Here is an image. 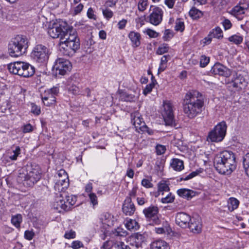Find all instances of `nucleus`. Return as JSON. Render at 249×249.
I'll list each match as a JSON object with an SVG mask.
<instances>
[{"instance_id": "obj_10", "label": "nucleus", "mask_w": 249, "mask_h": 249, "mask_svg": "<svg viewBox=\"0 0 249 249\" xmlns=\"http://www.w3.org/2000/svg\"><path fill=\"white\" fill-rule=\"evenodd\" d=\"M54 188L58 192H64L69 185L68 176L66 171L61 169L59 170L56 176Z\"/></svg>"}, {"instance_id": "obj_9", "label": "nucleus", "mask_w": 249, "mask_h": 249, "mask_svg": "<svg viewBox=\"0 0 249 249\" xmlns=\"http://www.w3.org/2000/svg\"><path fill=\"white\" fill-rule=\"evenodd\" d=\"M162 106L161 113L165 124L176 127L177 124L174 119L172 104L169 101H165L163 102Z\"/></svg>"}, {"instance_id": "obj_51", "label": "nucleus", "mask_w": 249, "mask_h": 249, "mask_svg": "<svg viewBox=\"0 0 249 249\" xmlns=\"http://www.w3.org/2000/svg\"><path fill=\"white\" fill-rule=\"evenodd\" d=\"M148 5L147 0H141L138 3V9L140 11H144Z\"/></svg>"}, {"instance_id": "obj_62", "label": "nucleus", "mask_w": 249, "mask_h": 249, "mask_svg": "<svg viewBox=\"0 0 249 249\" xmlns=\"http://www.w3.org/2000/svg\"><path fill=\"white\" fill-rule=\"evenodd\" d=\"M141 184L143 187L146 188H152L153 186V184L150 182V181L145 178H144L142 180Z\"/></svg>"}, {"instance_id": "obj_38", "label": "nucleus", "mask_w": 249, "mask_h": 249, "mask_svg": "<svg viewBox=\"0 0 249 249\" xmlns=\"http://www.w3.org/2000/svg\"><path fill=\"white\" fill-rule=\"evenodd\" d=\"M224 67V65L220 63H217L214 64V65L212 68L211 70V72L213 74H218L219 75L222 70Z\"/></svg>"}, {"instance_id": "obj_25", "label": "nucleus", "mask_w": 249, "mask_h": 249, "mask_svg": "<svg viewBox=\"0 0 249 249\" xmlns=\"http://www.w3.org/2000/svg\"><path fill=\"white\" fill-rule=\"evenodd\" d=\"M178 195L184 198L189 200L196 195V192L190 189L182 188L177 191Z\"/></svg>"}, {"instance_id": "obj_1", "label": "nucleus", "mask_w": 249, "mask_h": 249, "mask_svg": "<svg viewBox=\"0 0 249 249\" xmlns=\"http://www.w3.org/2000/svg\"><path fill=\"white\" fill-rule=\"evenodd\" d=\"M202 94L197 91L187 92L182 102L183 111L190 119H193L200 114L204 107Z\"/></svg>"}, {"instance_id": "obj_17", "label": "nucleus", "mask_w": 249, "mask_h": 249, "mask_svg": "<svg viewBox=\"0 0 249 249\" xmlns=\"http://www.w3.org/2000/svg\"><path fill=\"white\" fill-rule=\"evenodd\" d=\"M191 218L192 217L185 213H178L176 216V223L179 227L186 228L189 226Z\"/></svg>"}, {"instance_id": "obj_49", "label": "nucleus", "mask_w": 249, "mask_h": 249, "mask_svg": "<svg viewBox=\"0 0 249 249\" xmlns=\"http://www.w3.org/2000/svg\"><path fill=\"white\" fill-rule=\"evenodd\" d=\"M111 215L108 213H105L102 218V222L104 224L109 226L111 223Z\"/></svg>"}, {"instance_id": "obj_32", "label": "nucleus", "mask_w": 249, "mask_h": 249, "mask_svg": "<svg viewBox=\"0 0 249 249\" xmlns=\"http://www.w3.org/2000/svg\"><path fill=\"white\" fill-rule=\"evenodd\" d=\"M125 225L127 229L129 231H135L138 230L139 228L138 223L135 220L131 219L126 220Z\"/></svg>"}, {"instance_id": "obj_61", "label": "nucleus", "mask_w": 249, "mask_h": 249, "mask_svg": "<svg viewBox=\"0 0 249 249\" xmlns=\"http://www.w3.org/2000/svg\"><path fill=\"white\" fill-rule=\"evenodd\" d=\"M75 236V232L72 230L66 231L64 235V237L69 239L74 238Z\"/></svg>"}, {"instance_id": "obj_57", "label": "nucleus", "mask_w": 249, "mask_h": 249, "mask_svg": "<svg viewBox=\"0 0 249 249\" xmlns=\"http://www.w3.org/2000/svg\"><path fill=\"white\" fill-rule=\"evenodd\" d=\"M222 24L225 30L231 29L232 27V23L231 21L227 18H224L222 22Z\"/></svg>"}, {"instance_id": "obj_53", "label": "nucleus", "mask_w": 249, "mask_h": 249, "mask_svg": "<svg viewBox=\"0 0 249 249\" xmlns=\"http://www.w3.org/2000/svg\"><path fill=\"white\" fill-rule=\"evenodd\" d=\"M59 88L57 87H53V88L45 90V93H49L53 96L55 97L59 93Z\"/></svg>"}, {"instance_id": "obj_43", "label": "nucleus", "mask_w": 249, "mask_h": 249, "mask_svg": "<svg viewBox=\"0 0 249 249\" xmlns=\"http://www.w3.org/2000/svg\"><path fill=\"white\" fill-rule=\"evenodd\" d=\"M170 189L168 185L165 182H160L158 184V192H162V195L163 194V192H168Z\"/></svg>"}, {"instance_id": "obj_21", "label": "nucleus", "mask_w": 249, "mask_h": 249, "mask_svg": "<svg viewBox=\"0 0 249 249\" xmlns=\"http://www.w3.org/2000/svg\"><path fill=\"white\" fill-rule=\"evenodd\" d=\"M76 40H79L76 30L72 26L69 25V28L67 30V33H65L63 40L66 42L73 41L74 40L76 41Z\"/></svg>"}, {"instance_id": "obj_37", "label": "nucleus", "mask_w": 249, "mask_h": 249, "mask_svg": "<svg viewBox=\"0 0 249 249\" xmlns=\"http://www.w3.org/2000/svg\"><path fill=\"white\" fill-rule=\"evenodd\" d=\"M189 15L194 19H196L202 17L203 14L201 11L195 7L192 8L189 11Z\"/></svg>"}, {"instance_id": "obj_11", "label": "nucleus", "mask_w": 249, "mask_h": 249, "mask_svg": "<svg viewBox=\"0 0 249 249\" xmlns=\"http://www.w3.org/2000/svg\"><path fill=\"white\" fill-rule=\"evenodd\" d=\"M151 12L146 18L144 17V20L147 22L155 25H159L162 20L163 12L162 9L157 6H151Z\"/></svg>"}, {"instance_id": "obj_60", "label": "nucleus", "mask_w": 249, "mask_h": 249, "mask_svg": "<svg viewBox=\"0 0 249 249\" xmlns=\"http://www.w3.org/2000/svg\"><path fill=\"white\" fill-rule=\"evenodd\" d=\"M155 85H154V83L153 82H151L148 85H146L145 89H143V93L144 95H147V94L149 93L152 90L153 88L154 87Z\"/></svg>"}, {"instance_id": "obj_28", "label": "nucleus", "mask_w": 249, "mask_h": 249, "mask_svg": "<svg viewBox=\"0 0 249 249\" xmlns=\"http://www.w3.org/2000/svg\"><path fill=\"white\" fill-rule=\"evenodd\" d=\"M53 206L54 208L57 210L59 212H61L62 210L65 211L70 210V207L67 206L65 200L61 199L60 198H58V200L54 202Z\"/></svg>"}, {"instance_id": "obj_23", "label": "nucleus", "mask_w": 249, "mask_h": 249, "mask_svg": "<svg viewBox=\"0 0 249 249\" xmlns=\"http://www.w3.org/2000/svg\"><path fill=\"white\" fill-rule=\"evenodd\" d=\"M20 151L21 149L19 146H16L15 149L13 150V155L7 154L3 157V161L7 163L17 160L18 157L20 154Z\"/></svg>"}, {"instance_id": "obj_5", "label": "nucleus", "mask_w": 249, "mask_h": 249, "mask_svg": "<svg viewBox=\"0 0 249 249\" xmlns=\"http://www.w3.org/2000/svg\"><path fill=\"white\" fill-rule=\"evenodd\" d=\"M10 72L24 77L33 76L35 72V69L31 65L21 61L15 62L8 66Z\"/></svg>"}, {"instance_id": "obj_14", "label": "nucleus", "mask_w": 249, "mask_h": 249, "mask_svg": "<svg viewBox=\"0 0 249 249\" xmlns=\"http://www.w3.org/2000/svg\"><path fill=\"white\" fill-rule=\"evenodd\" d=\"M230 87H232L238 90H241L247 86L248 79L242 74L235 73L233 75L231 82L229 83Z\"/></svg>"}, {"instance_id": "obj_41", "label": "nucleus", "mask_w": 249, "mask_h": 249, "mask_svg": "<svg viewBox=\"0 0 249 249\" xmlns=\"http://www.w3.org/2000/svg\"><path fill=\"white\" fill-rule=\"evenodd\" d=\"M243 166L246 174L249 177V153H247L244 157Z\"/></svg>"}, {"instance_id": "obj_26", "label": "nucleus", "mask_w": 249, "mask_h": 249, "mask_svg": "<svg viewBox=\"0 0 249 249\" xmlns=\"http://www.w3.org/2000/svg\"><path fill=\"white\" fill-rule=\"evenodd\" d=\"M41 99L44 105L48 107L54 105L56 102L55 97L49 93H45V92L44 94H41Z\"/></svg>"}, {"instance_id": "obj_20", "label": "nucleus", "mask_w": 249, "mask_h": 249, "mask_svg": "<svg viewBox=\"0 0 249 249\" xmlns=\"http://www.w3.org/2000/svg\"><path fill=\"white\" fill-rule=\"evenodd\" d=\"M191 231L195 233H198L201 231L202 225L199 218L192 217L187 226Z\"/></svg>"}, {"instance_id": "obj_56", "label": "nucleus", "mask_w": 249, "mask_h": 249, "mask_svg": "<svg viewBox=\"0 0 249 249\" xmlns=\"http://www.w3.org/2000/svg\"><path fill=\"white\" fill-rule=\"evenodd\" d=\"M156 153L158 155H160L164 154L166 150V147L165 146L158 144L156 147Z\"/></svg>"}, {"instance_id": "obj_19", "label": "nucleus", "mask_w": 249, "mask_h": 249, "mask_svg": "<svg viewBox=\"0 0 249 249\" xmlns=\"http://www.w3.org/2000/svg\"><path fill=\"white\" fill-rule=\"evenodd\" d=\"M130 117L131 123L136 128L141 129L142 127L145 125V123L139 112L135 111L132 113Z\"/></svg>"}, {"instance_id": "obj_29", "label": "nucleus", "mask_w": 249, "mask_h": 249, "mask_svg": "<svg viewBox=\"0 0 249 249\" xmlns=\"http://www.w3.org/2000/svg\"><path fill=\"white\" fill-rule=\"evenodd\" d=\"M53 206L54 208L57 210L59 212H61L62 210L65 211L70 210V207L67 206L65 200L61 199L60 198H58V200L54 202Z\"/></svg>"}, {"instance_id": "obj_18", "label": "nucleus", "mask_w": 249, "mask_h": 249, "mask_svg": "<svg viewBox=\"0 0 249 249\" xmlns=\"http://www.w3.org/2000/svg\"><path fill=\"white\" fill-rule=\"evenodd\" d=\"M122 210L126 215H131L134 213L136 210L135 206L130 197H126L124 200Z\"/></svg>"}, {"instance_id": "obj_54", "label": "nucleus", "mask_w": 249, "mask_h": 249, "mask_svg": "<svg viewBox=\"0 0 249 249\" xmlns=\"http://www.w3.org/2000/svg\"><path fill=\"white\" fill-rule=\"evenodd\" d=\"M231 74V71L230 69L224 66L219 75L228 77Z\"/></svg>"}, {"instance_id": "obj_35", "label": "nucleus", "mask_w": 249, "mask_h": 249, "mask_svg": "<svg viewBox=\"0 0 249 249\" xmlns=\"http://www.w3.org/2000/svg\"><path fill=\"white\" fill-rule=\"evenodd\" d=\"M212 34V37L220 39L223 37V32L219 27H216L213 29L210 32Z\"/></svg>"}, {"instance_id": "obj_55", "label": "nucleus", "mask_w": 249, "mask_h": 249, "mask_svg": "<svg viewBox=\"0 0 249 249\" xmlns=\"http://www.w3.org/2000/svg\"><path fill=\"white\" fill-rule=\"evenodd\" d=\"M31 112L36 115H38L40 114V107L36 106V104L32 103L31 104Z\"/></svg>"}, {"instance_id": "obj_50", "label": "nucleus", "mask_w": 249, "mask_h": 249, "mask_svg": "<svg viewBox=\"0 0 249 249\" xmlns=\"http://www.w3.org/2000/svg\"><path fill=\"white\" fill-rule=\"evenodd\" d=\"M122 99L126 102H132L134 100L135 97L132 94L126 93H123L121 95Z\"/></svg>"}, {"instance_id": "obj_24", "label": "nucleus", "mask_w": 249, "mask_h": 249, "mask_svg": "<svg viewBox=\"0 0 249 249\" xmlns=\"http://www.w3.org/2000/svg\"><path fill=\"white\" fill-rule=\"evenodd\" d=\"M229 13L231 15L237 18L238 20H241L243 18V15L245 14V10H244V8L236 5L234 6Z\"/></svg>"}, {"instance_id": "obj_7", "label": "nucleus", "mask_w": 249, "mask_h": 249, "mask_svg": "<svg viewBox=\"0 0 249 249\" xmlns=\"http://www.w3.org/2000/svg\"><path fill=\"white\" fill-rule=\"evenodd\" d=\"M227 130V125L225 122L218 123L214 128L209 132L207 141L212 142H221L224 138Z\"/></svg>"}, {"instance_id": "obj_39", "label": "nucleus", "mask_w": 249, "mask_h": 249, "mask_svg": "<svg viewBox=\"0 0 249 249\" xmlns=\"http://www.w3.org/2000/svg\"><path fill=\"white\" fill-rule=\"evenodd\" d=\"M203 171L202 169H199L198 170H196L195 171L192 172L190 174H189L188 175L186 176L185 177H181L180 178L179 180L182 181V180H188L189 179H190L198 175L199 173H202Z\"/></svg>"}, {"instance_id": "obj_47", "label": "nucleus", "mask_w": 249, "mask_h": 249, "mask_svg": "<svg viewBox=\"0 0 249 249\" xmlns=\"http://www.w3.org/2000/svg\"><path fill=\"white\" fill-rule=\"evenodd\" d=\"M175 196L172 195L171 193H169L166 196L161 198V201L163 203H168L173 202Z\"/></svg>"}, {"instance_id": "obj_22", "label": "nucleus", "mask_w": 249, "mask_h": 249, "mask_svg": "<svg viewBox=\"0 0 249 249\" xmlns=\"http://www.w3.org/2000/svg\"><path fill=\"white\" fill-rule=\"evenodd\" d=\"M128 37L131 41L133 47L136 48L140 45L141 36L140 33L131 31L128 34Z\"/></svg>"}, {"instance_id": "obj_13", "label": "nucleus", "mask_w": 249, "mask_h": 249, "mask_svg": "<svg viewBox=\"0 0 249 249\" xmlns=\"http://www.w3.org/2000/svg\"><path fill=\"white\" fill-rule=\"evenodd\" d=\"M71 62L66 59L59 58L56 60L53 69L55 70L56 74L65 75L71 68Z\"/></svg>"}, {"instance_id": "obj_46", "label": "nucleus", "mask_w": 249, "mask_h": 249, "mask_svg": "<svg viewBox=\"0 0 249 249\" xmlns=\"http://www.w3.org/2000/svg\"><path fill=\"white\" fill-rule=\"evenodd\" d=\"M184 28L185 26L184 22L181 21L180 19H178L176 22V25L175 27V30L182 32L184 30Z\"/></svg>"}, {"instance_id": "obj_40", "label": "nucleus", "mask_w": 249, "mask_h": 249, "mask_svg": "<svg viewBox=\"0 0 249 249\" xmlns=\"http://www.w3.org/2000/svg\"><path fill=\"white\" fill-rule=\"evenodd\" d=\"M104 18L109 20L113 16V12L107 7L101 8Z\"/></svg>"}, {"instance_id": "obj_12", "label": "nucleus", "mask_w": 249, "mask_h": 249, "mask_svg": "<svg viewBox=\"0 0 249 249\" xmlns=\"http://www.w3.org/2000/svg\"><path fill=\"white\" fill-rule=\"evenodd\" d=\"M59 44L60 50H63L64 55L71 56L79 49L80 43V40L66 42L62 40L60 41Z\"/></svg>"}, {"instance_id": "obj_8", "label": "nucleus", "mask_w": 249, "mask_h": 249, "mask_svg": "<svg viewBox=\"0 0 249 249\" xmlns=\"http://www.w3.org/2000/svg\"><path fill=\"white\" fill-rule=\"evenodd\" d=\"M50 54L49 49L41 44L36 45L31 53V56L36 62L45 63L48 60Z\"/></svg>"}, {"instance_id": "obj_52", "label": "nucleus", "mask_w": 249, "mask_h": 249, "mask_svg": "<svg viewBox=\"0 0 249 249\" xmlns=\"http://www.w3.org/2000/svg\"><path fill=\"white\" fill-rule=\"evenodd\" d=\"M113 247H114V242L107 240L103 243L100 249H111Z\"/></svg>"}, {"instance_id": "obj_15", "label": "nucleus", "mask_w": 249, "mask_h": 249, "mask_svg": "<svg viewBox=\"0 0 249 249\" xmlns=\"http://www.w3.org/2000/svg\"><path fill=\"white\" fill-rule=\"evenodd\" d=\"M159 209L155 206H151L143 210L145 217L149 221H152L153 224H159L160 220L158 217Z\"/></svg>"}, {"instance_id": "obj_59", "label": "nucleus", "mask_w": 249, "mask_h": 249, "mask_svg": "<svg viewBox=\"0 0 249 249\" xmlns=\"http://www.w3.org/2000/svg\"><path fill=\"white\" fill-rule=\"evenodd\" d=\"M210 59L209 57H206L205 55H202L201 57L200 60V65L201 67H205L209 63Z\"/></svg>"}, {"instance_id": "obj_33", "label": "nucleus", "mask_w": 249, "mask_h": 249, "mask_svg": "<svg viewBox=\"0 0 249 249\" xmlns=\"http://www.w3.org/2000/svg\"><path fill=\"white\" fill-rule=\"evenodd\" d=\"M239 204V202L236 198L234 197L230 198L228 205L229 210L232 212L238 208Z\"/></svg>"}, {"instance_id": "obj_2", "label": "nucleus", "mask_w": 249, "mask_h": 249, "mask_svg": "<svg viewBox=\"0 0 249 249\" xmlns=\"http://www.w3.org/2000/svg\"><path fill=\"white\" fill-rule=\"evenodd\" d=\"M214 166L220 174H231L236 167L234 153L231 151L225 150L217 154L214 159Z\"/></svg>"}, {"instance_id": "obj_4", "label": "nucleus", "mask_w": 249, "mask_h": 249, "mask_svg": "<svg viewBox=\"0 0 249 249\" xmlns=\"http://www.w3.org/2000/svg\"><path fill=\"white\" fill-rule=\"evenodd\" d=\"M28 41L26 36L18 35L11 39L8 45V52L12 57H17L27 52Z\"/></svg>"}, {"instance_id": "obj_64", "label": "nucleus", "mask_w": 249, "mask_h": 249, "mask_svg": "<svg viewBox=\"0 0 249 249\" xmlns=\"http://www.w3.org/2000/svg\"><path fill=\"white\" fill-rule=\"evenodd\" d=\"M71 247L73 249H78L81 247H83V244L80 241H74L71 243Z\"/></svg>"}, {"instance_id": "obj_36", "label": "nucleus", "mask_w": 249, "mask_h": 249, "mask_svg": "<svg viewBox=\"0 0 249 249\" xmlns=\"http://www.w3.org/2000/svg\"><path fill=\"white\" fill-rule=\"evenodd\" d=\"M22 215L20 214H18L15 216H12L11 219V223L17 228L20 227V224L22 222Z\"/></svg>"}, {"instance_id": "obj_45", "label": "nucleus", "mask_w": 249, "mask_h": 249, "mask_svg": "<svg viewBox=\"0 0 249 249\" xmlns=\"http://www.w3.org/2000/svg\"><path fill=\"white\" fill-rule=\"evenodd\" d=\"M169 50V46L167 44H163L159 47L157 53L158 54L161 55L165 53H167Z\"/></svg>"}, {"instance_id": "obj_63", "label": "nucleus", "mask_w": 249, "mask_h": 249, "mask_svg": "<svg viewBox=\"0 0 249 249\" xmlns=\"http://www.w3.org/2000/svg\"><path fill=\"white\" fill-rule=\"evenodd\" d=\"M237 5L244 8V10H246L249 8V2L247 0H240Z\"/></svg>"}, {"instance_id": "obj_42", "label": "nucleus", "mask_w": 249, "mask_h": 249, "mask_svg": "<svg viewBox=\"0 0 249 249\" xmlns=\"http://www.w3.org/2000/svg\"><path fill=\"white\" fill-rule=\"evenodd\" d=\"M68 90L70 92L74 95L81 94L84 95V93L81 92L79 88L76 85H72L68 88Z\"/></svg>"}, {"instance_id": "obj_3", "label": "nucleus", "mask_w": 249, "mask_h": 249, "mask_svg": "<svg viewBox=\"0 0 249 249\" xmlns=\"http://www.w3.org/2000/svg\"><path fill=\"white\" fill-rule=\"evenodd\" d=\"M18 172V181L22 182L27 187L33 186L41 178L40 171L38 165H27Z\"/></svg>"}, {"instance_id": "obj_34", "label": "nucleus", "mask_w": 249, "mask_h": 249, "mask_svg": "<svg viewBox=\"0 0 249 249\" xmlns=\"http://www.w3.org/2000/svg\"><path fill=\"white\" fill-rule=\"evenodd\" d=\"M228 40L236 45L240 44L243 40V37L242 36L238 35H234L228 38Z\"/></svg>"}, {"instance_id": "obj_58", "label": "nucleus", "mask_w": 249, "mask_h": 249, "mask_svg": "<svg viewBox=\"0 0 249 249\" xmlns=\"http://www.w3.org/2000/svg\"><path fill=\"white\" fill-rule=\"evenodd\" d=\"M89 196L90 199V203L93 205V206L97 205L98 204V200L97 197L95 194L94 193H90L89 195Z\"/></svg>"}, {"instance_id": "obj_30", "label": "nucleus", "mask_w": 249, "mask_h": 249, "mask_svg": "<svg viewBox=\"0 0 249 249\" xmlns=\"http://www.w3.org/2000/svg\"><path fill=\"white\" fill-rule=\"evenodd\" d=\"M171 167L176 171H180L184 169L183 161L178 159H173L170 163Z\"/></svg>"}, {"instance_id": "obj_27", "label": "nucleus", "mask_w": 249, "mask_h": 249, "mask_svg": "<svg viewBox=\"0 0 249 249\" xmlns=\"http://www.w3.org/2000/svg\"><path fill=\"white\" fill-rule=\"evenodd\" d=\"M151 249H170L168 244L163 240H158L151 243Z\"/></svg>"}, {"instance_id": "obj_48", "label": "nucleus", "mask_w": 249, "mask_h": 249, "mask_svg": "<svg viewBox=\"0 0 249 249\" xmlns=\"http://www.w3.org/2000/svg\"><path fill=\"white\" fill-rule=\"evenodd\" d=\"M174 36L173 32L170 29H166L164 33L163 38L164 41H168Z\"/></svg>"}, {"instance_id": "obj_31", "label": "nucleus", "mask_w": 249, "mask_h": 249, "mask_svg": "<svg viewBox=\"0 0 249 249\" xmlns=\"http://www.w3.org/2000/svg\"><path fill=\"white\" fill-rule=\"evenodd\" d=\"M65 197L66 204H67V206L70 207V209L71 207L75 204L76 201V197L73 195H67L65 193L60 195V197Z\"/></svg>"}, {"instance_id": "obj_6", "label": "nucleus", "mask_w": 249, "mask_h": 249, "mask_svg": "<svg viewBox=\"0 0 249 249\" xmlns=\"http://www.w3.org/2000/svg\"><path fill=\"white\" fill-rule=\"evenodd\" d=\"M69 28L68 24L62 20H56L51 24L48 30L49 35L53 38H60V41L63 40L65 33Z\"/></svg>"}, {"instance_id": "obj_44", "label": "nucleus", "mask_w": 249, "mask_h": 249, "mask_svg": "<svg viewBox=\"0 0 249 249\" xmlns=\"http://www.w3.org/2000/svg\"><path fill=\"white\" fill-rule=\"evenodd\" d=\"M129 245H125L122 241L114 242V248L116 249H131Z\"/></svg>"}, {"instance_id": "obj_16", "label": "nucleus", "mask_w": 249, "mask_h": 249, "mask_svg": "<svg viewBox=\"0 0 249 249\" xmlns=\"http://www.w3.org/2000/svg\"><path fill=\"white\" fill-rule=\"evenodd\" d=\"M145 241V237L139 233H135L126 238L129 245L134 247L136 249L142 248V245Z\"/></svg>"}]
</instances>
